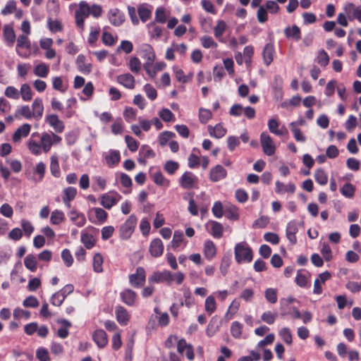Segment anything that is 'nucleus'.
Masks as SVG:
<instances>
[{"label": "nucleus", "instance_id": "nucleus-1", "mask_svg": "<svg viewBox=\"0 0 361 361\" xmlns=\"http://www.w3.org/2000/svg\"><path fill=\"white\" fill-rule=\"evenodd\" d=\"M62 137L50 132H34L27 140L25 145L29 152L34 156L49 153L51 148L61 143Z\"/></svg>", "mask_w": 361, "mask_h": 361}, {"label": "nucleus", "instance_id": "nucleus-2", "mask_svg": "<svg viewBox=\"0 0 361 361\" xmlns=\"http://www.w3.org/2000/svg\"><path fill=\"white\" fill-rule=\"evenodd\" d=\"M102 13V8L97 4L90 6L86 1H81L78 5V8L75 13L76 25L82 31L85 28V20L92 15L94 18H99Z\"/></svg>", "mask_w": 361, "mask_h": 361}, {"label": "nucleus", "instance_id": "nucleus-3", "mask_svg": "<svg viewBox=\"0 0 361 361\" xmlns=\"http://www.w3.org/2000/svg\"><path fill=\"white\" fill-rule=\"evenodd\" d=\"M16 51L20 57L28 59L32 55H36L39 51V49L36 44H31L28 37L20 35L16 39Z\"/></svg>", "mask_w": 361, "mask_h": 361}, {"label": "nucleus", "instance_id": "nucleus-4", "mask_svg": "<svg viewBox=\"0 0 361 361\" xmlns=\"http://www.w3.org/2000/svg\"><path fill=\"white\" fill-rule=\"evenodd\" d=\"M235 259L238 264L249 263L253 254L250 245L245 241L237 243L234 247Z\"/></svg>", "mask_w": 361, "mask_h": 361}, {"label": "nucleus", "instance_id": "nucleus-5", "mask_svg": "<svg viewBox=\"0 0 361 361\" xmlns=\"http://www.w3.org/2000/svg\"><path fill=\"white\" fill-rule=\"evenodd\" d=\"M137 219L135 215H130L119 228L120 238L128 240L133 235L137 225Z\"/></svg>", "mask_w": 361, "mask_h": 361}, {"label": "nucleus", "instance_id": "nucleus-6", "mask_svg": "<svg viewBox=\"0 0 361 361\" xmlns=\"http://www.w3.org/2000/svg\"><path fill=\"white\" fill-rule=\"evenodd\" d=\"M97 233V230L92 226L87 227L81 231L80 240L87 249H91L94 246Z\"/></svg>", "mask_w": 361, "mask_h": 361}, {"label": "nucleus", "instance_id": "nucleus-7", "mask_svg": "<svg viewBox=\"0 0 361 361\" xmlns=\"http://www.w3.org/2000/svg\"><path fill=\"white\" fill-rule=\"evenodd\" d=\"M260 144L263 152L267 156H273L276 151L274 139L266 131L260 134Z\"/></svg>", "mask_w": 361, "mask_h": 361}, {"label": "nucleus", "instance_id": "nucleus-8", "mask_svg": "<svg viewBox=\"0 0 361 361\" xmlns=\"http://www.w3.org/2000/svg\"><path fill=\"white\" fill-rule=\"evenodd\" d=\"M121 199L122 196L119 193L114 191H110L101 196L100 204L105 209H110Z\"/></svg>", "mask_w": 361, "mask_h": 361}, {"label": "nucleus", "instance_id": "nucleus-9", "mask_svg": "<svg viewBox=\"0 0 361 361\" xmlns=\"http://www.w3.org/2000/svg\"><path fill=\"white\" fill-rule=\"evenodd\" d=\"M90 221L96 224H104L108 217L107 212L100 207H92L87 212Z\"/></svg>", "mask_w": 361, "mask_h": 361}, {"label": "nucleus", "instance_id": "nucleus-10", "mask_svg": "<svg viewBox=\"0 0 361 361\" xmlns=\"http://www.w3.org/2000/svg\"><path fill=\"white\" fill-rule=\"evenodd\" d=\"M198 183V178L190 171L185 172L179 180L180 185L184 189L197 188Z\"/></svg>", "mask_w": 361, "mask_h": 361}, {"label": "nucleus", "instance_id": "nucleus-11", "mask_svg": "<svg viewBox=\"0 0 361 361\" xmlns=\"http://www.w3.org/2000/svg\"><path fill=\"white\" fill-rule=\"evenodd\" d=\"M343 11L349 20H357L361 23V6L348 2L343 5Z\"/></svg>", "mask_w": 361, "mask_h": 361}, {"label": "nucleus", "instance_id": "nucleus-12", "mask_svg": "<svg viewBox=\"0 0 361 361\" xmlns=\"http://www.w3.org/2000/svg\"><path fill=\"white\" fill-rule=\"evenodd\" d=\"M166 67V64L164 61H157L156 63H145L144 69L148 76L152 79L154 80L158 72L164 70Z\"/></svg>", "mask_w": 361, "mask_h": 361}, {"label": "nucleus", "instance_id": "nucleus-13", "mask_svg": "<svg viewBox=\"0 0 361 361\" xmlns=\"http://www.w3.org/2000/svg\"><path fill=\"white\" fill-rule=\"evenodd\" d=\"M47 123L51 128H53L54 133L57 134L61 133L65 129L64 123L59 119V116L56 114H48L44 118Z\"/></svg>", "mask_w": 361, "mask_h": 361}, {"label": "nucleus", "instance_id": "nucleus-14", "mask_svg": "<svg viewBox=\"0 0 361 361\" xmlns=\"http://www.w3.org/2000/svg\"><path fill=\"white\" fill-rule=\"evenodd\" d=\"M31 128V125L27 123L19 126L12 135V142L15 144L20 143L23 139L30 135Z\"/></svg>", "mask_w": 361, "mask_h": 361}, {"label": "nucleus", "instance_id": "nucleus-15", "mask_svg": "<svg viewBox=\"0 0 361 361\" xmlns=\"http://www.w3.org/2000/svg\"><path fill=\"white\" fill-rule=\"evenodd\" d=\"M205 230L214 238L219 239L224 233V226L221 224L210 220L205 224Z\"/></svg>", "mask_w": 361, "mask_h": 361}, {"label": "nucleus", "instance_id": "nucleus-16", "mask_svg": "<svg viewBox=\"0 0 361 361\" xmlns=\"http://www.w3.org/2000/svg\"><path fill=\"white\" fill-rule=\"evenodd\" d=\"M146 279L145 271L142 267H138L135 273L129 276L130 283L135 288H139L144 285Z\"/></svg>", "mask_w": 361, "mask_h": 361}, {"label": "nucleus", "instance_id": "nucleus-17", "mask_svg": "<svg viewBox=\"0 0 361 361\" xmlns=\"http://www.w3.org/2000/svg\"><path fill=\"white\" fill-rule=\"evenodd\" d=\"M300 226V223L294 220L289 221L287 224L286 231V238L292 245H295L297 243L295 235L298 232Z\"/></svg>", "mask_w": 361, "mask_h": 361}, {"label": "nucleus", "instance_id": "nucleus-18", "mask_svg": "<svg viewBox=\"0 0 361 361\" xmlns=\"http://www.w3.org/2000/svg\"><path fill=\"white\" fill-rule=\"evenodd\" d=\"M202 252L204 258L209 261H211L216 256V245L212 240H206L203 244Z\"/></svg>", "mask_w": 361, "mask_h": 361}, {"label": "nucleus", "instance_id": "nucleus-19", "mask_svg": "<svg viewBox=\"0 0 361 361\" xmlns=\"http://www.w3.org/2000/svg\"><path fill=\"white\" fill-rule=\"evenodd\" d=\"M46 164L42 161H39L33 168L32 175L30 179L34 183H39L44 179L46 172Z\"/></svg>", "mask_w": 361, "mask_h": 361}, {"label": "nucleus", "instance_id": "nucleus-20", "mask_svg": "<svg viewBox=\"0 0 361 361\" xmlns=\"http://www.w3.org/2000/svg\"><path fill=\"white\" fill-rule=\"evenodd\" d=\"M116 82L128 90H133L135 87V79L129 73L118 75L116 77Z\"/></svg>", "mask_w": 361, "mask_h": 361}, {"label": "nucleus", "instance_id": "nucleus-21", "mask_svg": "<svg viewBox=\"0 0 361 361\" xmlns=\"http://www.w3.org/2000/svg\"><path fill=\"white\" fill-rule=\"evenodd\" d=\"M207 131L211 137L220 139L226 135L227 133V128L223 123H219L216 124L214 126L211 125L208 126Z\"/></svg>", "mask_w": 361, "mask_h": 361}, {"label": "nucleus", "instance_id": "nucleus-22", "mask_svg": "<svg viewBox=\"0 0 361 361\" xmlns=\"http://www.w3.org/2000/svg\"><path fill=\"white\" fill-rule=\"evenodd\" d=\"M267 126L270 133L276 136H282L287 133L286 128H279L280 123L276 118L273 117L269 119Z\"/></svg>", "mask_w": 361, "mask_h": 361}, {"label": "nucleus", "instance_id": "nucleus-23", "mask_svg": "<svg viewBox=\"0 0 361 361\" xmlns=\"http://www.w3.org/2000/svg\"><path fill=\"white\" fill-rule=\"evenodd\" d=\"M3 36L5 42L9 47H12L17 39L13 27L11 24L4 25L3 28Z\"/></svg>", "mask_w": 361, "mask_h": 361}, {"label": "nucleus", "instance_id": "nucleus-24", "mask_svg": "<svg viewBox=\"0 0 361 361\" xmlns=\"http://www.w3.org/2000/svg\"><path fill=\"white\" fill-rule=\"evenodd\" d=\"M140 56L146 59L145 63L154 62L156 58L153 47L148 44H143L140 47Z\"/></svg>", "mask_w": 361, "mask_h": 361}, {"label": "nucleus", "instance_id": "nucleus-25", "mask_svg": "<svg viewBox=\"0 0 361 361\" xmlns=\"http://www.w3.org/2000/svg\"><path fill=\"white\" fill-rule=\"evenodd\" d=\"M77 190L74 187H67L62 190V200L67 208H70L71 202L75 198Z\"/></svg>", "mask_w": 361, "mask_h": 361}, {"label": "nucleus", "instance_id": "nucleus-26", "mask_svg": "<svg viewBox=\"0 0 361 361\" xmlns=\"http://www.w3.org/2000/svg\"><path fill=\"white\" fill-rule=\"evenodd\" d=\"M178 352L181 355H185L189 360L194 359V353L190 345L188 344L185 339H180L177 344Z\"/></svg>", "mask_w": 361, "mask_h": 361}, {"label": "nucleus", "instance_id": "nucleus-27", "mask_svg": "<svg viewBox=\"0 0 361 361\" xmlns=\"http://www.w3.org/2000/svg\"><path fill=\"white\" fill-rule=\"evenodd\" d=\"M106 164L109 167H114L121 160V154L119 151L111 149L104 154Z\"/></svg>", "mask_w": 361, "mask_h": 361}, {"label": "nucleus", "instance_id": "nucleus-28", "mask_svg": "<svg viewBox=\"0 0 361 361\" xmlns=\"http://www.w3.org/2000/svg\"><path fill=\"white\" fill-rule=\"evenodd\" d=\"M31 110L35 120L39 121L42 118L44 114V105L41 98L37 97L34 99L31 105Z\"/></svg>", "mask_w": 361, "mask_h": 361}, {"label": "nucleus", "instance_id": "nucleus-29", "mask_svg": "<svg viewBox=\"0 0 361 361\" xmlns=\"http://www.w3.org/2000/svg\"><path fill=\"white\" fill-rule=\"evenodd\" d=\"M295 282L301 288H309L310 286V274L303 270L298 271Z\"/></svg>", "mask_w": 361, "mask_h": 361}, {"label": "nucleus", "instance_id": "nucleus-30", "mask_svg": "<svg viewBox=\"0 0 361 361\" xmlns=\"http://www.w3.org/2000/svg\"><path fill=\"white\" fill-rule=\"evenodd\" d=\"M149 251L154 257H159L164 252V245L159 238H155L150 243Z\"/></svg>", "mask_w": 361, "mask_h": 361}, {"label": "nucleus", "instance_id": "nucleus-31", "mask_svg": "<svg viewBox=\"0 0 361 361\" xmlns=\"http://www.w3.org/2000/svg\"><path fill=\"white\" fill-rule=\"evenodd\" d=\"M227 176L226 170L221 165H216L210 170L209 176L213 182L219 181Z\"/></svg>", "mask_w": 361, "mask_h": 361}, {"label": "nucleus", "instance_id": "nucleus-32", "mask_svg": "<svg viewBox=\"0 0 361 361\" xmlns=\"http://www.w3.org/2000/svg\"><path fill=\"white\" fill-rule=\"evenodd\" d=\"M275 185V192L280 195L285 193L293 194L296 190L295 185L293 183L285 184L279 180H277Z\"/></svg>", "mask_w": 361, "mask_h": 361}, {"label": "nucleus", "instance_id": "nucleus-33", "mask_svg": "<svg viewBox=\"0 0 361 361\" xmlns=\"http://www.w3.org/2000/svg\"><path fill=\"white\" fill-rule=\"evenodd\" d=\"M188 244V240L184 238L183 233L180 231H176L171 240L172 247L174 249H184Z\"/></svg>", "mask_w": 361, "mask_h": 361}, {"label": "nucleus", "instance_id": "nucleus-34", "mask_svg": "<svg viewBox=\"0 0 361 361\" xmlns=\"http://www.w3.org/2000/svg\"><path fill=\"white\" fill-rule=\"evenodd\" d=\"M92 339L99 348H104L108 343V337L102 329H97L92 334Z\"/></svg>", "mask_w": 361, "mask_h": 361}, {"label": "nucleus", "instance_id": "nucleus-35", "mask_svg": "<svg viewBox=\"0 0 361 361\" xmlns=\"http://www.w3.org/2000/svg\"><path fill=\"white\" fill-rule=\"evenodd\" d=\"M115 314L117 322L122 326L128 324L130 315L123 307L118 306L116 307Z\"/></svg>", "mask_w": 361, "mask_h": 361}, {"label": "nucleus", "instance_id": "nucleus-36", "mask_svg": "<svg viewBox=\"0 0 361 361\" xmlns=\"http://www.w3.org/2000/svg\"><path fill=\"white\" fill-rule=\"evenodd\" d=\"M149 280L157 283L166 282L171 283L172 282V274L169 271L156 272L154 273Z\"/></svg>", "mask_w": 361, "mask_h": 361}, {"label": "nucleus", "instance_id": "nucleus-37", "mask_svg": "<svg viewBox=\"0 0 361 361\" xmlns=\"http://www.w3.org/2000/svg\"><path fill=\"white\" fill-rule=\"evenodd\" d=\"M152 9L153 6L147 4H142L137 6V13L143 23L151 18Z\"/></svg>", "mask_w": 361, "mask_h": 361}, {"label": "nucleus", "instance_id": "nucleus-38", "mask_svg": "<svg viewBox=\"0 0 361 361\" xmlns=\"http://www.w3.org/2000/svg\"><path fill=\"white\" fill-rule=\"evenodd\" d=\"M155 153L148 145H142L139 152L138 161L142 164H145L147 159L154 157Z\"/></svg>", "mask_w": 361, "mask_h": 361}, {"label": "nucleus", "instance_id": "nucleus-39", "mask_svg": "<svg viewBox=\"0 0 361 361\" xmlns=\"http://www.w3.org/2000/svg\"><path fill=\"white\" fill-rule=\"evenodd\" d=\"M171 15V11L164 6L157 7L154 13V20L157 23L164 24L166 23Z\"/></svg>", "mask_w": 361, "mask_h": 361}, {"label": "nucleus", "instance_id": "nucleus-40", "mask_svg": "<svg viewBox=\"0 0 361 361\" xmlns=\"http://www.w3.org/2000/svg\"><path fill=\"white\" fill-rule=\"evenodd\" d=\"M109 18L111 24L119 26L124 21V15L118 8H113L109 11Z\"/></svg>", "mask_w": 361, "mask_h": 361}, {"label": "nucleus", "instance_id": "nucleus-41", "mask_svg": "<svg viewBox=\"0 0 361 361\" xmlns=\"http://www.w3.org/2000/svg\"><path fill=\"white\" fill-rule=\"evenodd\" d=\"M76 65L79 71L84 74L87 75L92 71V64L90 63L86 62V57L82 54L78 56L76 59Z\"/></svg>", "mask_w": 361, "mask_h": 361}, {"label": "nucleus", "instance_id": "nucleus-42", "mask_svg": "<svg viewBox=\"0 0 361 361\" xmlns=\"http://www.w3.org/2000/svg\"><path fill=\"white\" fill-rule=\"evenodd\" d=\"M50 172L55 178H59L61 176V169L59 166V156L56 154H53L50 157Z\"/></svg>", "mask_w": 361, "mask_h": 361}, {"label": "nucleus", "instance_id": "nucleus-43", "mask_svg": "<svg viewBox=\"0 0 361 361\" xmlns=\"http://www.w3.org/2000/svg\"><path fill=\"white\" fill-rule=\"evenodd\" d=\"M274 47L272 43H268L265 45L263 50V60L267 66H269L274 60Z\"/></svg>", "mask_w": 361, "mask_h": 361}, {"label": "nucleus", "instance_id": "nucleus-44", "mask_svg": "<svg viewBox=\"0 0 361 361\" xmlns=\"http://www.w3.org/2000/svg\"><path fill=\"white\" fill-rule=\"evenodd\" d=\"M227 28L228 25L223 20L216 21V24L214 27V35L219 42H223L222 37Z\"/></svg>", "mask_w": 361, "mask_h": 361}, {"label": "nucleus", "instance_id": "nucleus-45", "mask_svg": "<svg viewBox=\"0 0 361 361\" xmlns=\"http://www.w3.org/2000/svg\"><path fill=\"white\" fill-rule=\"evenodd\" d=\"M217 308V303L214 295H208L204 301V310L208 315H212Z\"/></svg>", "mask_w": 361, "mask_h": 361}, {"label": "nucleus", "instance_id": "nucleus-46", "mask_svg": "<svg viewBox=\"0 0 361 361\" xmlns=\"http://www.w3.org/2000/svg\"><path fill=\"white\" fill-rule=\"evenodd\" d=\"M153 181L158 185L167 188L170 185V180L166 178L160 171H156L152 173Z\"/></svg>", "mask_w": 361, "mask_h": 361}, {"label": "nucleus", "instance_id": "nucleus-47", "mask_svg": "<svg viewBox=\"0 0 361 361\" xmlns=\"http://www.w3.org/2000/svg\"><path fill=\"white\" fill-rule=\"evenodd\" d=\"M20 92V97L24 102H30L32 100L33 97V92L31 89V87L27 83H24L21 85Z\"/></svg>", "mask_w": 361, "mask_h": 361}, {"label": "nucleus", "instance_id": "nucleus-48", "mask_svg": "<svg viewBox=\"0 0 361 361\" xmlns=\"http://www.w3.org/2000/svg\"><path fill=\"white\" fill-rule=\"evenodd\" d=\"M66 220L65 214L59 209H54L51 213L50 223L52 225L58 226Z\"/></svg>", "mask_w": 361, "mask_h": 361}, {"label": "nucleus", "instance_id": "nucleus-49", "mask_svg": "<svg viewBox=\"0 0 361 361\" xmlns=\"http://www.w3.org/2000/svg\"><path fill=\"white\" fill-rule=\"evenodd\" d=\"M182 291L184 297V301L181 302L180 305H185L188 308L191 307L195 305V302L190 288L188 287H183L182 288Z\"/></svg>", "mask_w": 361, "mask_h": 361}, {"label": "nucleus", "instance_id": "nucleus-50", "mask_svg": "<svg viewBox=\"0 0 361 361\" xmlns=\"http://www.w3.org/2000/svg\"><path fill=\"white\" fill-rule=\"evenodd\" d=\"M33 73L37 77L47 78L49 73V66L41 62L34 67Z\"/></svg>", "mask_w": 361, "mask_h": 361}, {"label": "nucleus", "instance_id": "nucleus-51", "mask_svg": "<svg viewBox=\"0 0 361 361\" xmlns=\"http://www.w3.org/2000/svg\"><path fill=\"white\" fill-rule=\"evenodd\" d=\"M173 71L176 79L181 83L188 82L192 77V74H190L188 75H185L184 71L176 66L173 67Z\"/></svg>", "mask_w": 361, "mask_h": 361}, {"label": "nucleus", "instance_id": "nucleus-52", "mask_svg": "<svg viewBox=\"0 0 361 361\" xmlns=\"http://www.w3.org/2000/svg\"><path fill=\"white\" fill-rule=\"evenodd\" d=\"M121 295L123 302L127 305L132 306L134 305L136 299V293L134 291L126 289L121 293Z\"/></svg>", "mask_w": 361, "mask_h": 361}, {"label": "nucleus", "instance_id": "nucleus-53", "mask_svg": "<svg viewBox=\"0 0 361 361\" xmlns=\"http://www.w3.org/2000/svg\"><path fill=\"white\" fill-rule=\"evenodd\" d=\"M284 32L287 38H292L295 41H298L301 38L300 29L297 25L287 27Z\"/></svg>", "mask_w": 361, "mask_h": 361}, {"label": "nucleus", "instance_id": "nucleus-54", "mask_svg": "<svg viewBox=\"0 0 361 361\" xmlns=\"http://www.w3.org/2000/svg\"><path fill=\"white\" fill-rule=\"evenodd\" d=\"M70 219L78 226L82 227L86 223V219L83 214L72 211L69 214Z\"/></svg>", "mask_w": 361, "mask_h": 361}, {"label": "nucleus", "instance_id": "nucleus-55", "mask_svg": "<svg viewBox=\"0 0 361 361\" xmlns=\"http://www.w3.org/2000/svg\"><path fill=\"white\" fill-rule=\"evenodd\" d=\"M24 265L30 271H36L37 269V257L32 254L27 255L24 259Z\"/></svg>", "mask_w": 361, "mask_h": 361}, {"label": "nucleus", "instance_id": "nucleus-56", "mask_svg": "<svg viewBox=\"0 0 361 361\" xmlns=\"http://www.w3.org/2000/svg\"><path fill=\"white\" fill-rule=\"evenodd\" d=\"M102 42L106 46H113L114 45L117 40L118 37L116 35L112 34L107 30H104L102 33Z\"/></svg>", "mask_w": 361, "mask_h": 361}, {"label": "nucleus", "instance_id": "nucleus-57", "mask_svg": "<svg viewBox=\"0 0 361 361\" xmlns=\"http://www.w3.org/2000/svg\"><path fill=\"white\" fill-rule=\"evenodd\" d=\"M61 326L57 330L56 334L61 338H66L68 334V329L71 326V323L66 319H61L58 322Z\"/></svg>", "mask_w": 361, "mask_h": 361}, {"label": "nucleus", "instance_id": "nucleus-58", "mask_svg": "<svg viewBox=\"0 0 361 361\" xmlns=\"http://www.w3.org/2000/svg\"><path fill=\"white\" fill-rule=\"evenodd\" d=\"M16 116H22L27 120L34 119L31 108L28 105H23L18 107L16 111Z\"/></svg>", "mask_w": 361, "mask_h": 361}, {"label": "nucleus", "instance_id": "nucleus-59", "mask_svg": "<svg viewBox=\"0 0 361 361\" xmlns=\"http://www.w3.org/2000/svg\"><path fill=\"white\" fill-rule=\"evenodd\" d=\"M240 307V302L236 299L233 300L231 303L228 309L225 314V317L227 320L233 319V316L237 313Z\"/></svg>", "mask_w": 361, "mask_h": 361}, {"label": "nucleus", "instance_id": "nucleus-60", "mask_svg": "<svg viewBox=\"0 0 361 361\" xmlns=\"http://www.w3.org/2000/svg\"><path fill=\"white\" fill-rule=\"evenodd\" d=\"M329 56L328 54L323 49L318 51L315 59V62L322 67H326L329 63Z\"/></svg>", "mask_w": 361, "mask_h": 361}, {"label": "nucleus", "instance_id": "nucleus-61", "mask_svg": "<svg viewBox=\"0 0 361 361\" xmlns=\"http://www.w3.org/2000/svg\"><path fill=\"white\" fill-rule=\"evenodd\" d=\"M141 61L137 57L133 56L130 59L128 62V68L131 72L137 74L141 70Z\"/></svg>", "mask_w": 361, "mask_h": 361}, {"label": "nucleus", "instance_id": "nucleus-62", "mask_svg": "<svg viewBox=\"0 0 361 361\" xmlns=\"http://www.w3.org/2000/svg\"><path fill=\"white\" fill-rule=\"evenodd\" d=\"M279 335L281 339L287 344L291 345L293 343V336L290 329L287 327L282 328L279 331Z\"/></svg>", "mask_w": 361, "mask_h": 361}, {"label": "nucleus", "instance_id": "nucleus-63", "mask_svg": "<svg viewBox=\"0 0 361 361\" xmlns=\"http://www.w3.org/2000/svg\"><path fill=\"white\" fill-rule=\"evenodd\" d=\"M176 136L175 133L171 131H164L159 135V143L161 146H165L171 141V139Z\"/></svg>", "mask_w": 361, "mask_h": 361}, {"label": "nucleus", "instance_id": "nucleus-64", "mask_svg": "<svg viewBox=\"0 0 361 361\" xmlns=\"http://www.w3.org/2000/svg\"><path fill=\"white\" fill-rule=\"evenodd\" d=\"M314 179L319 185H324L328 182V176L323 169H317L314 172Z\"/></svg>", "mask_w": 361, "mask_h": 361}]
</instances>
